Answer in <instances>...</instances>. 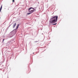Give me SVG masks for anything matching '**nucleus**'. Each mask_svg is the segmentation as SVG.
Segmentation results:
<instances>
[{"mask_svg":"<svg viewBox=\"0 0 78 78\" xmlns=\"http://www.w3.org/2000/svg\"><path fill=\"white\" fill-rule=\"evenodd\" d=\"M29 12L31 14H32V13H33V12H34V10H31L30 11V10H29Z\"/></svg>","mask_w":78,"mask_h":78,"instance_id":"nucleus-3","label":"nucleus"},{"mask_svg":"<svg viewBox=\"0 0 78 78\" xmlns=\"http://www.w3.org/2000/svg\"><path fill=\"white\" fill-rule=\"evenodd\" d=\"M19 24H18V25L16 27V30H17V29H18V28H19Z\"/></svg>","mask_w":78,"mask_h":78,"instance_id":"nucleus-6","label":"nucleus"},{"mask_svg":"<svg viewBox=\"0 0 78 78\" xmlns=\"http://www.w3.org/2000/svg\"><path fill=\"white\" fill-rule=\"evenodd\" d=\"M9 43H11V41H9Z\"/></svg>","mask_w":78,"mask_h":78,"instance_id":"nucleus-9","label":"nucleus"},{"mask_svg":"<svg viewBox=\"0 0 78 78\" xmlns=\"http://www.w3.org/2000/svg\"><path fill=\"white\" fill-rule=\"evenodd\" d=\"M58 17V16H51L49 22V24L50 25H56V23L54 24H53V23H56L57 22Z\"/></svg>","mask_w":78,"mask_h":78,"instance_id":"nucleus-1","label":"nucleus"},{"mask_svg":"<svg viewBox=\"0 0 78 78\" xmlns=\"http://www.w3.org/2000/svg\"><path fill=\"white\" fill-rule=\"evenodd\" d=\"M31 14V13L30 12L28 13H27V15H30V14Z\"/></svg>","mask_w":78,"mask_h":78,"instance_id":"nucleus-7","label":"nucleus"},{"mask_svg":"<svg viewBox=\"0 0 78 78\" xmlns=\"http://www.w3.org/2000/svg\"><path fill=\"white\" fill-rule=\"evenodd\" d=\"M31 9H33V10L34 11H34H36V10L35 9H34V8H33V7H30V8H29L28 9V10H30Z\"/></svg>","mask_w":78,"mask_h":78,"instance_id":"nucleus-2","label":"nucleus"},{"mask_svg":"<svg viewBox=\"0 0 78 78\" xmlns=\"http://www.w3.org/2000/svg\"><path fill=\"white\" fill-rule=\"evenodd\" d=\"M16 23H14V24H13V28H15V27H16Z\"/></svg>","mask_w":78,"mask_h":78,"instance_id":"nucleus-4","label":"nucleus"},{"mask_svg":"<svg viewBox=\"0 0 78 78\" xmlns=\"http://www.w3.org/2000/svg\"><path fill=\"white\" fill-rule=\"evenodd\" d=\"M12 2H14V0H12Z\"/></svg>","mask_w":78,"mask_h":78,"instance_id":"nucleus-10","label":"nucleus"},{"mask_svg":"<svg viewBox=\"0 0 78 78\" xmlns=\"http://www.w3.org/2000/svg\"><path fill=\"white\" fill-rule=\"evenodd\" d=\"M4 40H5V39H3V42H4Z\"/></svg>","mask_w":78,"mask_h":78,"instance_id":"nucleus-8","label":"nucleus"},{"mask_svg":"<svg viewBox=\"0 0 78 78\" xmlns=\"http://www.w3.org/2000/svg\"><path fill=\"white\" fill-rule=\"evenodd\" d=\"M2 5H1V6L0 8V12H1V11H2Z\"/></svg>","mask_w":78,"mask_h":78,"instance_id":"nucleus-5","label":"nucleus"}]
</instances>
